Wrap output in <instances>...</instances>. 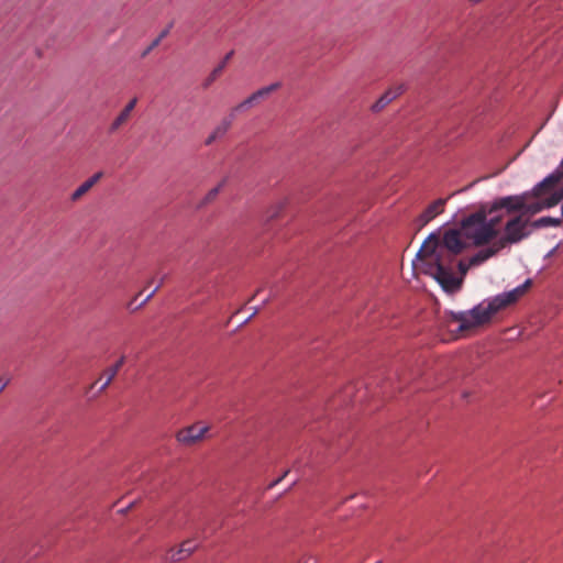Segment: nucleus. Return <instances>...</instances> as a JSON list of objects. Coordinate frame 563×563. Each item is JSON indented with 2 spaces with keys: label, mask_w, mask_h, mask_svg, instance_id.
Masks as SVG:
<instances>
[{
  "label": "nucleus",
  "mask_w": 563,
  "mask_h": 563,
  "mask_svg": "<svg viewBox=\"0 0 563 563\" xmlns=\"http://www.w3.org/2000/svg\"><path fill=\"white\" fill-rule=\"evenodd\" d=\"M462 229H450L440 238L431 233L417 253L423 265V273L434 278L448 294H455L462 288L463 278L454 275V262L466 247Z\"/></svg>",
  "instance_id": "1"
},
{
  "label": "nucleus",
  "mask_w": 563,
  "mask_h": 563,
  "mask_svg": "<svg viewBox=\"0 0 563 563\" xmlns=\"http://www.w3.org/2000/svg\"><path fill=\"white\" fill-rule=\"evenodd\" d=\"M532 285L527 279L518 287L482 301L470 310L450 312V320L459 324L460 332L474 331L488 325L496 313L512 306L522 298Z\"/></svg>",
  "instance_id": "2"
},
{
  "label": "nucleus",
  "mask_w": 563,
  "mask_h": 563,
  "mask_svg": "<svg viewBox=\"0 0 563 563\" xmlns=\"http://www.w3.org/2000/svg\"><path fill=\"white\" fill-rule=\"evenodd\" d=\"M507 217L503 209L493 210L490 205L482 206L481 209L462 220L464 238L471 240L475 246H482L493 241L499 233V225Z\"/></svg>",
  "instance_id": "3"
},
{
  "label": "nucleus",
  "mask_w": 563,
  "mask_h": 563,
  "mask_svg": "<svg viewBox=\"0 0 563 563\" xmlns=\"http://www.w3.org/2000/svg\"><path fill=\"white\" fill-rule=\"evenodd\" d=\"M530 194H523L520 196H507L501 197L493 201V210L503 209L507 217H510L515 212H521L526 217L527 214H534L543 210L541 200L536 202H528Z\"/></svg>",
  "instance_id": "4"
},
{
  "label": "nucleus",
  "mask_w": 563,
  "mask_h": 563,
  "mask_svg": "<svg viewBox=\"0 0 563 563\" xmlns=\"http://www.w3.org/2000/svg\"><path fill=\"white\" fill-rule=\"evenodd\" d=\"M531 223L523 214L511 217L505 225V235L497 240L503 243V247L507 244H515L530 235Z\"/></svg>",
  "instance_id": "5"
},
{
  "label": "nucleus",
  "mask_w": 563,
  "mask_h": 563,
  "mask_svg": "<svg viewBox=\"0 0 563 563\" xmlns=\"http://www.w3.org/2000/svg\"><path fill=\"white\" fill-rule=\"evenodd\" d=\"M210 427L202 422H196L177 431L175 438L183 446H194L205 440Z\"/></svg>",
  "instance_id": "6"
},
{
  "label": "nucleus",
  "mask_w": 563,
  "mask_h": 563,
  "mask_svg": "<svg viewBox=\"0 0 563 563\" xmlns=\"http://www.w3.org/2000/svg\"><path fill=\"white\" fill-rule=\"evenodd\" d=\"M446 198H439L430 203L423 212L415 220L417 230H421L424 225H427L431 220H433L437 216L441 214L444 211V207L446 203Z\"/></svg>",
  "instance_id": "7"
},
{
  "label": "nucleus",
  "mask_w": 563,
  "mask_h": 563,
  "mask_svg": "<svg viewBox=\"0 0 563 563\" xmlns=\"http://www.w3.org/2000/svg\"><path fill=\"white\" fill-rule=\"evenodd\" d=\"M197 548L198 544L194 540H186L177 549H170L168 551L167 560L173 562L183 561L190 556Z\"/></svg>",
  "instance_id": "8"
},
{
  "label": "nucleus",
  "mask_w": 563,
  "mask_h": 563,
  "mask_svg": "<svg viewBox=\"0 0 563 563\" xmlns=\"http://www.w3.org/2000/svg\"><path fill=\"white\" fill-rule=\"evenodd\" d=\"M503 243L495 241L492 245L486 249L479 250L476 254H474L470 258V266H477L487 261L488 258L495 256L498 252L503 250Z\"/></svg>",
  "instance_id": "9"
},
{
  "label": "nucleus",
  "mask_w": 563,
  "mask_h": 563,
  "mask_svg": "<svg viewBox=\"0 0 563 563\" xmlns=\"http://www.w3.org/2000/svg\"><path fill=\"white\" fill-rule=\"evenodd\" d=\"M405 91L404 85H398L388 89L373 106L372 110L374 112L382 111L387 104H389L393 100L399 97Z\"/></svg>",
  "instance_id": "10"
},
{
  "label": "nucleus",
  "mask_w": 563,
  "mask_h": 563,
  "mask_svg": "<svg viewBox=\"0 0 563 563\" xmlns=\"http://www.w3.org/2000/svg\"><path fill=\"white\" fill-rule=\"evenodd\" d=\"M554 187L555 185L552 188L543 189V192L540 195H536L534 188L532 189V196L540 198L544 209L552 208L562 200V195H560L559 191L551 192Z\"/></svg>",
  "instance_id": "11"
},
{
  "label": "nucleus",
  "mask_w": 563,
  "mask_h": 563,
  "mask_svg": "<svg viewBox=\"0 0 563 563\" xmlns=\"http://www.w3.org/2000/svg\"><path fill=\"white\" fill-rule=\"evenodd\" d=\"M136 98L132 99L124 109L119 113V115L113 120V122L110 125V132L118 131L123 124H125L130 117L131 112L133 111L135 104H136Z\"/></svg>",
  "instance_id": "12"
},
{
  "label": "nucleus",
  "mask_w": 563,
  "mask_h": 563,
  "mask_svg": "<svg viewBox=\"0 0 563 563\" xmlns=\"http://www.w3.org/2000/svg\"><path fill=\"white\" fill-rule=\"evenodd\" d=\"M124 361H125V357L121 356V358L113 366H110L107 369H104L103 375L107 378H106L104 383L101 385V388H100L101 390H104L111 384V382L118 374L119 369L123 365Z\"/></svg>",
  "instance_id": "13"
},
{
  "label": "nucleus",
  "mask_w": 563,
  "mask_h": 563,
  "mask_svg": "<svg viewBox=\"0 0 563 563\" xmlns=\"http://www.w3.org/2000/svg\"><path fill=\"white\" fill-rule=\"evenodd\" d=\"M260 102H261V99L257 97L256 92L254 91L246 99H244L242 102H240L234 108H232L231 118H233L236 112L247 110Z\"/></svg>",
  "instance_id": "14"
},
{
  "label": "nucleus",
  "mask_w": 563,
  "mask_h": 563,
  "mask_svg": "<svg viewBox=\"0 0 563 563\" xmlns=\"http://www.w3.org/2000/svg\"><path fill=\"white\" fill-rule=\"evenodd\" d=\"M234 54L233 51L229 52L223 60L221 62V64L219 66H217L212 73L210 74L209 78L207 79V82H206V87L209 86L211 82H213L222 73V70L224 69L227 63L230 60V58L232 57V55Z\"/></svg>",
  "instance_id": "15"
},
{
  "label": "nucleus",
  "mask_w": 563,
  "mask_h": 563,
  "mask_svg": "<svg viewBox=\"0 0 563 563\" xmlns=\"http://www.w3.org/2000/svg\"><path fill=\"white\" fill-rule=\"evenodd\" d=\"M562 223V219L552 217H542L531 223L532 228H545V227H559Z\"/></svg>",
  "instance_id": "16"
},
{
  "label": "nucleus",
  "mask_w": 563,
  "mask_h": 563,
  "mask_svg": "<svg viewBox=\"0 0 563 563\" xmlns=\"http://www.w3.org/2000/svg\"><path fill=\"white\" fill-rule=\"evenodd\" d=\"M279 89V84L275 82L266 87H262L258 90H256L257 97L261 99V101L266 100L273 92L277 91Z\"/></svg>",
  "instance_id": "17"
},
{
  "label": "nucleus",
  "mask_w": 563,
  "mask_h": 563,
  "mask_svg": "<svg viewBox=\"0 0 563 563\" xmlns=\"http://www.w3.org/2000/svg\"><path fill=\"white\" fill-rule=\"evenodd\" d=\"M232 123V119H223L214 129L216 135L220 137L224 136L227 132L230 130Z\"/></svg>",
  "instance_id": "18"
},
{
  "label": "nucleus",
  "mask_w": 563,
  "mask_h": 563,
  "mask_svg": "<svg viewBox=\"0 0 563 563\" xmlns=\"http://www.w3.org/2000/svg\"><path fill=\"white\" fill-rule=\"evenodd\" d=\"M92 187L87 183L84 181L73 194H71V200L77 201L79 200L84 195H86Z\"/></svg>",
  "instance_id": "19"
},
{
  "label": "nucleus",
  "mask_w": 563,
  "mask_h": 563,
  "mask_svg": "<svg viewBox=\"0 0 563 563\" xmlns=\"http://www.w3.org/2000/svg\"><path fill=\"white\" fill-rule=\"evenodd\" d=\"M279 211H280V206L278 203L271 207L265 212V220L267 222H269V221L277 219L279 217Z\"/></svg>",
  "instance_id": "20"
},
{
  "label": "nucleus",
  "mask_w": 563,
  "mask_h": 563,
  "mask_svg": "<svg viewBox=\"0 0 563 563\" xmlns=\"http://www.w3.org/2000/svg\"><path fill=\"white\" fill-rule=\"evenodd\" d=\"M220 189H221V185H218L217 187H214L211 190H209L208 194L206 195L205 199H203V202L205 203H209L212 200H214L216 197L218 196V194L220 192Z\"/></svg>",
  "instance_id": "21"
},
{
  "label": "nucleus",
  "mask_w": 563,
  "mask_h": 563,
  "mask_svg": "<svg viewBox=\"0 0 563 563\" xmlns=\"http://www.w3.org/2000/svg\"><path fill=\"white\" fill-rule=\"evenodd\" d=\"M102 177V173L99 172V173H96L95 175H92L89 179H87L86 181L91 186L93 187V185L99 181V179Z\"/></svg>",
  "instance_id": "22"
},
{
  "label": "nucleus",
  "mask_w": 563,
  "mask_h": 563,
  "mask_svg": "<svg viewBox=\"0 0 563 563\" xmlns=\"http://www.w3.org/2000/svg\"><path fill=\"white\" fill-rule=\"evenodd\" d=\"M457 266H459V269L461 271V273H462L463 275H464V274L467 272V269L471 267V266H470V263L466 265L463 261H460V262L457 263Z\"/></svg>",
  "instance_id": "23"
},
{
  "label": "nucleus",
  "mask_w": 563,
  "mask_h": 563,
  "mask_svg": "<svg viewBox=\"0 0 563 563\" xmlns=\"http://www.w3.org/2000/svg\"><path fill=\"white\" fill-rule=\"evenodd\" d=\"M220 136L219 135H216V132L212 131L210 133V135L208 136V139L206 140V144L207 145H210L212 142H214L217 139H219Z\"/></svg>",
  "instance_id": "24"
},
{
  "label": "nucleus",
  "mask_w": 563,
  "mask_h": 563,
  "mask_svg": "<svg viewBox=\"0 0 563 563\" xmlns=\"http://www.w3.org/2000/svg\"><path fill=\"white\" fill-rule=\"evenodd\" d=\"M161 284H158L147 296L146 298L143 300V302L141 305H144L147 300H150L152 298V296L157 291V289L159 288Z\"/></svg>",
  "instance_id": "25"
},
{
  "label": "nucleus",
  "mask_w": 563,
  "mask_h": 563,
  "mask_svg": "<svg viewBox=\"0 0 563 563\" xmlns=\"http://www.w3.org/2000/svg\"><path fill=\"white\" fill-rule=\"evenodd\" d=\"M8 383V379L0 378V393L7 387Z\"/></svg>",
  "instance_id": "26"
},
{
  "label": "nucleus",
  "mask_w": 563,
  "mask_h": 563,
  "mask_svg": "<svg viewBox=\"0 0 563 563\" xmlns=\"http://www.w3.org/2000/svg\"><path fill=\"white\" fill-rule=\"evenodd\" d=\"M482 0H471L472 3H478L481 2Z\"/></svg>",
  "instance_id": "27"
},
{
  "label": "nucleus",
  "mask_w": 563,
  "mask_h": 563,
  "mask_svg": "<svg viewBox=\"0 0 563 563\" xmlns=\"http://www.w3.org/2000/svg\"><path fill=\"white\" fill-rule=\"evenodd\" d=\"M305 563H309V562L307 561V562H305ZM312 563H314V562H312Z\"/></svg>",
  "instance_id": "28"
},
{
  "label": "nucleus",
  "mask_w": 563,
  "mask_h": 563,
  "mask_svg": "<svg viewBox=\"0 0 563 563\" xmlns=\"http://www.w3.org/2000/svg\"><path fill=\"white\" fill-rule=\"evenodd\" d=\"M376 563H380V562H376Z\"/></svg>",
  "instance_id": "29"
}]
</instances>
